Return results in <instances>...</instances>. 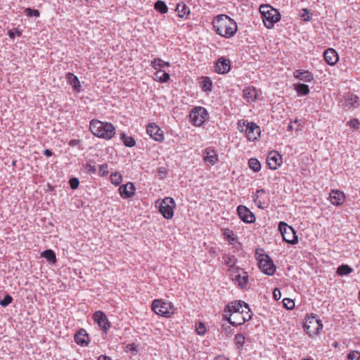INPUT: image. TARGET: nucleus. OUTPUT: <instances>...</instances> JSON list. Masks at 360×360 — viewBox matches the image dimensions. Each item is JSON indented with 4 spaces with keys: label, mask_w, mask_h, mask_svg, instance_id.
Masks as SVG:
<instances>
[{
    "label": "nucleus",
    "mask_w": 360,
    "mask_h": 360,
    "mask_svg": "<svg viewBox=\"0 0 360 360\" xmlns=\"http://www.w3.org/2000/svg\"><path fill=\"white\" fill-rule=\"evenodd\" d=\"M216 32L226 38L233 37L238 30L236 22L226 15H218L213 20Z\"/></svg>",
    "instance_id": "f257e3e1"
},
{
    "label": "nucleus",
    "mask_w": 360,
    "mask_h": 360,
    "mask_svg": "<svg viewBox=\"0 0 360 360\" xmlns=\"http://www.w3.org/2000/svg\"><path fill=\"white\" fill-rule=\"evenodd\" d=\"M89 129L94 135L106 140L111 139L115 134V128L112 124L98 120L90 122Z\"/></svg>",
    "instance_id": "f03ea898"
},
{
    "label": "nucleus",
    "mask_w": 360,
    "mask_h": 360,
    "mask_svg": "<svg viewBox=\"0 0 360 360\" xmlns=\"http://www.w3.org/2000/svg\"><path fill=\"white\" fill-rule=\"evenodd\" d=\"M259 12L262 16V20L267 28H271L274 23L281 19V14L278 10L269 5H262L259 7Z\"/></svg>",
    "instance_id": "7ed1b4c3"
},
{
    "label": "nucleus",
    "mask_w": 360,
    "mask_h": 360,
    "mask_svg": "<svg viewBox=\"0 0 360 360\" xmlns=\"http://www.w3.org/2000/svg\"><path fill=\"white\" fill-rule=\"evenodd\" d=\"M176 203L172 198L167 197L162 200L159 199L155 202V207L167 219H172L174 216V207Z\"/></svg>",
    "instance_id": "20e7f679"
},
{
    "label": "nucleus",
    "mask_w": 360,
    "mask_h": 360,
    "mask_svg": "<svg viewBox=\"0 0 360 360\" xmlns=\"http://www.w3.org/2000/svg\"><path fill=\"white\" fill-rule=\"evenodd\" d=\"M151 307L155 314L165 317H170L174 312V309L170 302H162L160 300H153Z\"/></svg>",
    "instance_id": "39448f33"
},
{
    "label": "nucleus",
    "mask_w": 360,
    "mask_h": 360,
    "mask_svg": "<svg viewBox=\"0 0 360 360\" xmlns=\"http://www.w3.org/2000/svg\"><path fill=\"white\" fill-rule=\"evenodd\" d=\"M278 229L285 242L291 245H295L298 243L297 236L292 226H288L283 221H281L278 225Z\"/></svg>",
    "instance_id": "423d86ee"
},
{
    "label": "nucleus",
    "mask_w": 360,
    "mask_h": 360,
    "mask_svg": "<svg viewBox=\"0 0 360 360\" xmlns=\"http://www.w3.org/2000/svg\"><path fill=\"white\" fill-rule=\"evenodd\" d=\"M304 329L305 332L311 337L314 336L320 333L323 328V324L321 320L316 316L308 317L306 319Z\"/></svg>",
    "instance_id": "0eeeda50"
},
{
    "label": "nucleus",
    "mask_w": 360,
    "mask_h": 360,
    "mask_svg": "<svg viewBox=\"0 0 360 360\" xmlns=\"http://www.w3.org/2000/svg\"><path fill=\"white\" fill-rule=\"evenodd\" d=\"M258 266L264 274L268 276H272L276 271V266L271 259L266 255L259 256Z\"/></svg>",
    "instance_id": "6e6552de"
},
{
    "label": "nucleus",
    "mask_w": 360,
    "mask_h": 360,
    "mask_svg": "<svg viewBox=\"0 0 360 360\" xmlns=\"http://www.w3.org/2000/svg\"><path fill=\"white\" fill-rule=\"evenodd\" d=\"M207 116V112L203 107H198L191 110L189 117L191 123L195 126L202 125Z\"/></svg>",
    "instance_id": "1a4fd4ad"
},
{
    "label": "nucleus",
    "mask_w": 360,
    "mask_h": 360,
    "mask_svg": "<svg viewBox=\"0 0 360 360\" xmlns=\"http://www.w3.org/2000/svg\"><path fill=\"white\" fill-rule=\"evenodd\" d=\"M244 126L246 127L245 133L248 139L250 141L256 140L261 132L259 127L254 122H247L245 125V122H244L243 126L240 125V122H238V129L240 131H243L244 130L243 128Z\"/></svg>",
    "instance_id": "9d476101"
},
{
    "label": "nucleus",
    "mask_w": 360,
    "mask_h": 360,
    "mask_svg": "<svg viewBox=\"0 0 360 360\" xmlns=\"http://www.w3.org/2000/svg\"><path fill=\"white\" fill-rule=\"evenodd\" d=\"M232 280L240 288H244L248 283V273L239 267L232 272Z\"/></svg>",
    "instance_id": "9b49d317"
},
{
    "label": "nucleus",
    "mask_w": 360,
    "mask_h": 360,
    "mask_svg": "<svg viewBox=\"0 0 360 360\" xmlns=\"http://www.w3.org/2000/svg\"><path fill=\"white\" fill-rule=\"evenodd\" d=\"M238 214L240 219L246 223H253L255 217L253 213L244 205H239L237 208Z\"/></svg>",
    "instance_id": "f8f14e48"
},
{
    "label": "nucleus",
    "mask_w": 360,
    "mask_h": 360,
    "mask_svg": "<svg viewBox=\"0 0 360 360\" xmlns=\"http://www.w3.org/2000/svg\"><path fill=\"white\" fill-rule=\"evenodd\" d=\"M281 163L282 158L278 153L276 151H271L269 153L266 159V164L271 169H276Z\"/></svg>",
    "instance_id": "ddd939ff"
},
{
    "label": "nucleus",
    "mask_w": 360,
    "mask_h": 360,
    "mask_svg": "<svg viewBox=\"0 0 360 360\" xmlns=\"http://www.w3.org/2000/svg\"><path fill=\"white\" fill-rule=\"evenodd\" d=\"M147 134L157 141L162 142L164 140L162 131L155 124L150 123L147 126Z\"/></svg>",
    "instance_id": "4468645a"
},
{
    "label": "nucleus",
    "mask_w": 360,
    "mask_h": 360,
    "mask_svg": "<svg viewBox=\"0 0 360 360\" xmlns=\"http://www.w3.org/2000/svg\"><path fill=\"white\" fill-rule=\"evenodd\" d=\"M202 158L205 163L211 166L215 165L219 160L217 152L211 148H205L203 151Z\"/></svg>",
    "instance_id": "2eb2a0df"
},
{
    "label": "nucleus",
    "mask_w": 360,
    "mask_h": 360,
    "mask_svg": "<svg viewBox=\"0 0 360 360\" xmlns=\"http://www.w3.org/2000/svg\"><path fill=\"white\" fill-rule=\"evenodd\" d=\"M244 311L245 310L243 309L241 312L229 314V317L226 318L229 323L236 326L250 320L251 316H248V318L242 317V314H243Z\"/></svg>",
    "instance_id": "dca6fc26"
},
{
    "label": "nucleus",
    "mask_w": 360,
    "mask_h": 360,
    "mask_svg": "<svg viewBox=\"0 0 360 360\" xmlns=\"http://www.w3.org/2000/svg\"><path fill=\"white\" fill-rule=\"evenodd\" d=\"M94 319L102 330L105 332L107 331L108 328L110 327V324L106 315L103 312L101 311L95 312L94 314Z\"/></svg>",
    "instance_id": "f3484780"
},
{
    "label": "nucleus",
    "mask_w": 360,
    "mask_h": 360,
    "mask_svg": "<svg viewBox=\"0 0 360 360\" xmlns=\"http://www.w3.org/2000/svg\"><path fill=\"white\" fill-rule=\"evenodd\" d=\"M330 200L333 205L340 206L345 200V193L339 190H332L330 193Z\"/></svg>",
    "instance_id": "a211bd4d"
},
{
    "label": "nucleus",
    "mask_w": 360,
    "mask_h": 360,
    "mask_svg": "<svg viewBox=\"0 0 360 360\" xmlns=\"http://www.w3.org/2000/svg\"><path fill=\"white\" fill-rule=\"evenodd\" d=\"M135 186L131 182H128L126 184L122 185L119 188L120 195L123 198H129L132 197L135 193Z\"/></svg>",
    "instance_id": "6ab92c4d"
},
{
    "label": "nucleus",
    "mask_w": 360,
    "mask_h": 360,
    "mask_svg": "<svg viewBox=\"0 0 360 360\" xmlns=\"http://www.w3.org/2000/svg\"><path fill=\"white\" fill-rule=\"evenodd\" d=\"M216 72L219 74L227 73L231 69L230 61L224 58H220L215 66Z\"/></svg>",
    "instance_id": "aec40b11"
},
{
    "label": "nucleus",
    "mask_w": 360,
    "mask_h": 360,
    "mask_svg": "<svg viewBox=\"0 0 360 360\" xmlns=\"http://www.w3.org/2000/svg\"><path fill=\"white\" fill-rule=\"evenodd\" d=\"M323 56L326 62L330 65H335L339 59L338 54L336 51L331 48L326 50Z\"/></svg>",
    "instance_id": "412c9836"
},
{
    "label": "nucleus",
    "mask_w": 360,
    "mask_h": 360,
    "mask_svg": "<svg viewBox=\"0 0 360 360\" xmlns=\"http://www.w3.org/2000/svg\"><path fill=\"white\" fill-rule=\"evenodd\" d=\"M293 76L306 82H310L314 79L313 75L307 70H297L293 72Z\"/></svg>",
    "instance_id": "4be33fe9"
},
{
    "label": "nucleus",
    "mask_w": 360,
    "mask_h": 360,
    "mask_svg": "<svg viewBox=\"0 0 360 360\" xmlns=\"http://www.w3.org/2000/svg\"><path fill=\"white\" fill-rule=\"evenodd\" d=\"M245 304V303L242 301L231 302L226 307L227 312H229V314L241 312V311L243 309L245 310V309H244Z\"/></svg>",
    "instance_id": "5701e85b"
},
{
    "label": "nucleus",
    "mask_w": 360,
    "mask_h": 360,
    "mask_svg": "<svg viewBox=\"0 0 360 360\" xmlns=\"http://www.w3.org/2000/svg\"><path fill=\"white\" fill-rule=\"evenodd\" d=\"M359 97L353 94H347L345 97L344 105L349 108H355L358 104Z\"/></svg>",
    "instance_id": "b1692460"
},
{
    "label": "nucleus",
    "mask_w": 360,
    "mask_h": 360,
    "mask_svg": "<svg viewBox=\"0 0 360 360\" xmlns=\"http://www.w3.org/2000/svg\"><path fill=\"white\" fill-rule=\"evenodd\" d=\"M66 78L68 83L72 86V88L77 91H80V82L77 76L71 72H68L66 75Z\"/></svg>",
    "instance_id": "393cba45"
},
{
    "label": "nucleus",
    "mask_w": 360,
    "mask_h": 360,
    "mask_svg": "<svg viewBox=\"0 0 360 360\" xmlns=\"http://www.w3.org/2000/svg\"><path fill=\"white\" fill-rule=\"evenodd\" d=\"M243 97L248 102L254 101L257 98L256 89L254 87H247L243 90Z\"/></svg>",
    "instance_id": "a878e982"
},
{
    "label": "nucleus",
    "mask_w": 360,
    "mask_h": 360,
    "mask_svg": "<svg viewBox=\"0 0 360 360\" xmlns=\"http://www.w3.org/2000/svg\"><path fill=\"white\" fill-rule=\"evenodd\" d=\"M84 330H82L75 336V342L82 346L86 345L88 344L87 340L89 339V337L86 333H84Z\"/></svg>",
    "instance_id": "bb28decb"
},
{
    "label": "nucleus",
    "mask_w": 360,
    "mask_h": 360,
    "mask_svg": "<svg viewBox=\"0 0 360 360\" xmlns=\"http://www.w3.org/2000/svg\"><path fill=\"white\" fill-rule=\"evenodd\" d=\"M155 79L158 82H166L169 79L170 75L169 73L166 72L164 70H158L155 73Z\"/></svg>",
    "instance_id": "cd10ccee"
},
{
    "label": "nucleus",
    "mask_w": 360,
    "mask_h": 360,
    "mask_svg": "<svg viewBox=\"0 0 360 360\" xmlns=\"http://www.w3.org/2000/svg\"><path fill=\"white\" fill-rule=\"evenodd\" d=\"M179 18H184L190 13L189 8L184 4H178L176 7Z\"/></svg>",
    "instance_id": "c85d7f7f"
},
{
    "label": "nucleus",
    "mask_w": 360,
    "mask_h": 360,
    "mask_svg": "<svg viewBox=\"0 0 360 360\" xmlns=\"http://www.w3.org/2000/svg\"><path fill=\"white\" fill-rule=\"evenodd\" d=\"M120 139L123 141L124 144L127 147H133L136 145L135 139L131 136H128L124 132L120 134Z\"/></svg>",
    "instance_id": "c756f323"
},
{
    "label": "nucleus",
    "mask_w": 360,
    "mask_h": 360,
    "mask_svg": "<svg viewBox=\"0 0 360 360\" xmlns=\"http://www.w3.org/2000/svg\"><path fill=\"white\" fill-rule=\"evenodd\" d=\"M151 66L156 70H161L165 67L169 66V62H165L160 58H155L152 63Z\"/></svg>",
    "instance_id": "7c9ffc66"
},
{
    "label": "nucleus",
    "mask_w": 360,
    "mask_h": 360,
    "mask_svg": "<svg viewBox=\"0 0 360 360\" xmlns=\"http://www.w3.org/2000/svg\"><path fill=\"white\" fill-rule=\"evenodd\" d=\"M353 271V269L347 264H342L337 269V274L343 276H347Z\"/></svg>",
    "instance_id": "2f4dec72"
},
{
    "label": "nucleus",
    "mask_w": 360,
    "mask_h": 360,
    "mask_svg": "<svg viewBox=\"0 0 360 360\" xmlns=\"http://www.w3.org/2000/svg\"><path fill=\"white\" fill-rule=\"evenodd\" d=\"M295 89L300 96H306L309 94V86L305 84H297L295 85Z\"/></svg>",
    "instance_id": "473e14b6"
},
{
    "label": "nucleus",
    "mask_w": 360,
    "mask_h": 360,
    "mask_svg": "<svg viewBox=\"0 0 360 360\" xmlns=\"http://www.w3.org/2000/svg\"><path fill=\"white\" fill-rule=\"evenodd\" d=\"M41 256L46 258L49 262L55 263L56 262V257L55 252L51 250H46L41 253Z\"/></svg>",
    "instance_id": "72a5a7b5"
},
{
    "label": "nucleus",
    "mask_w": 360,
    "mask_h": 360,
    "mask_svg": "<svg viewBox=\"0 0 360 360\" xmlns=\"http://www.w3.org/2000/svg\"><path fill=\"white\" fill-rule=\"evenodd\" d=\"M248 165L254 172H259L261 169V163L256 158H250L248 161Z\"/></svg>",
    "instance_id": "f704fd0d"
},
{
    "label": "nucleus",
    "mask_w": 360,
    "mask_h": 360,
    "mask_svg": "<svg viewBox=\"0 0 360 360\" xmlns=\"http://www.w3.org/2000/svg\"><path fill=\"white\" fill-rule=\"evenodd\" d=\"M155 9L159 11L160 13H166L168 11V8L166 4L161 0H158L155 4Z\"/></svg>",
    "instance_id": "c9c22d12"
},
{
    "label": "nucleus",
    "mask_w": 360,
    "mask_h": 360,
    "mask_svg": "<svg viewBox=\"0 0 360 360\" xmlns=\"http://www.w3.org/2000/svg\"><path fill=\"white\" fill-rule=\"evenodd\" d=\"M235 343L237 349H240L245 344V337L242 333H238L235 335Z\"/></svg>",
    "instance_id": "e433bc0d"
},
{
    "label": "nucleus",
    "mask_w": 360,
    "mask_h": 360,
    "mask_svg": "<svg viewBox=\"0 0 360 360\" xmlns=\"http://www.w3.org/2000/svg\"><path fill=\"white\" fill-rule=\"evenodd\" d=\"M234 259H235V256H231V257H229L225 260V264L226 266H229V271H231V273L233 271H236V268L234 267L236 260L233 261Z\"/></svg>",
    "instance_id": "4c0bfd02"
},
{
    "label": "nucleus",
    "mask_w": 360,
    "mask_h": 360,
    "mask_svg": "<svg viewBox=\"0 0 360 360\" xmlns=\"http://www.w3.org/2000/svg\"><path fill=\"white\" fill-rule=\"evenodd\" d=\"M212 87V82L208 78L205 77L202 82V89L205 91H210Z\"/></svg>",
    "instance_id": "58836bf2"
},
{
    "label": "nucleus",
    "mask_w": 360,
    "mask_h": 360,
    "mask_svg": "<svg viewBox=\"0 0 360 360\" xmlns=\"http://www.w3.org/2000/svg\"><path fill=\"white\" fill-rule=\"evenodd\" d=\"M110 179L112 184H115V186H117L122 182V177L120 173L115 172L111 174Z\"/></svg>",
    "instance_id": "ea45409f"
},
{
    "label": "nucleus",
    "mask_w": 360,
    "mask_h": 360,
    "mask_svg": "<svg viewBox=\"0 0 360 360\" xmlns=\"http://www.w3.org/2000/svg\"><path fill=\"white\" fill-rule=\"evenodd\" d=\"M224 238L231 243L235 242L236 240V238L234 237L233 232L229 229L224 230Z\"/></svg>",
    "instance_id": "a19ab883"
},
{
    "label": "nucleus",
    "mask_w": 360,
    "mask_h": 360,
    "mask_svg": "<svg viewBox=\"0 0 360 360\" xmlns=\"http://www.w3.org/2000/svg\"><path fill=\"white\" fill-rule=\"evenodd\" d=\"M25 13L28 17H39L40 15V13L38 10L32 9L30 8H25Z\"/></svg>",
    "instance_id": "79ce46f5"
},
{
    "label": "nucleus",
    "mask_w": 360,
    "mask_h": 360,
    "mask_svg": "<svg viewBox=\"0 0 360 360\" xmlns=\"http://www.w3.org/2000/svg\"><path fill=\"white\" fill-rule=\"evenodd\" d=\"M283 306L288 309H292L295 307V302L290 298H285L283 300Z\"/></svg>",
    "instance_id": "37998d69"
},
{
    "label": "nucleus",
    "mask_w": 360,
    "mask_h": 360,
    "mask_svg": "<svg viewBox=\"0 0 360 360\" xmlns=\"http://www.w3.org/2000/svg\"><path fill=\"white\" fill-rule=\"evenodd\" d=\"M348 360H360V352L358 351H352L347 354Z\"/></svg>",
    "instance_id": "c03bdc74"
},
{
    "label": "nucleus",
    "mask_w": 360,
    "mask_h": 360,
    "mask_svg": "<svg viewBox=\"0 0 360 360\" xmlns=\"http://www.w3.org/2000/svg\"><path fill=\"white\" fill-rule=\"evenodd\" d=\"M13 301V298L11 295H6L3 300H1L0 301V304L2 306V307H6L8 306L9 304H11Z\"/></svg>",
    "instance_id": "a18cd8bd"
},
{
    "label": "nucleus",
    "mask_w": 360,
    "mask_h": 360,
    "mask_svg": "<svg viewBox=\"0 0 360 360\" xmlns=\"http://www.w3.org/2000/svg\"><path fill=\"white\" fill-rule=\"evenodd\" d=\"M348 125L350 126L351 128L354 129H358L360 127V122L358 119H352L347 123Z\"/></svg>",
    "instance_id": "49530a36"
},
{
    "label": "nucleus",
    "mask_w": 360,
    "mask_h": 360,
    "mask_svg": "<svg viewBox=\"0 0 360 360\" xmlns=\"http://www.w3.org/2000/svg\"><path fill=\"white\" fill-rule=\"evenodd\" d=\"M108 167L106 164L100 165L99 169H98V174L101 176H105L108 174Z\"/></svg>",
    "instance_id": "de8ad7c7"
},
{
    "label": "nucleus",
    "mask_w": 360,
    "mask_h": 360,
    "mask_svg": "<svg viewBox=\"0 0 360 360\" xmlns=\"http://www.w3.org/2000/svg\"><path fill=\"white\" fill-rule=\"evenodd\" d=\"M69 184L72 189H76L79 185V181L76 177H72L69 180Z\"/></svg>",
    "instance_id": "09e8293b"
},
{
    "label": "nucleus",
    "mask_w": 360,
    "mask_h": 360,
    "mask_svg": "<svg viewBox=\"0 0 360 360\" xmlns=\"http://www.w3.org/2000/svg\"><path fill=\"white\" fill-rule=\"evenodd\" d=\"M84 168L86 169L87 172L89 174H95L96 172V167L94 165H91L90 162H87L85 165Z\"/></svg>",
    "instance_id": "8fccbe9b"
},
{
    "label": "nucleus",
    "mask_w": 360,
    "mask_h": 360,
    "mask_svg": "<svg viewBox=\"0 0 360 360\" xmlns=\"http://www.w3.org/2000/svg\"><path fill=\"white\" fill-rule=\"evenodd\" d=\"M126 349L127 351H130L133 352L134 354H136L138 352V346L137 345L132 343V344H128L126 346Z\"/></svg>",
    "instance_id": "3c124183"
},
{
    "label": "nucleus",
    "mask_w": 360,
    "mask_h": 360,
    "mask_svg": "<svg viewBox=\"0 0 360 360\" xmlns=\"http://www.w3.org/2000/svg\"><path fill=\"white\" fill-rule=\"evenodd\" d=\"M244 309H245V311L243 314H242V317H245V318H248V316L252 317V315L250 314V309L248 304H245Z\"/></svg>",
    "instance_id": "603ef678"
},
{
    "label": "nucleus",
    "mask_w": 360,
    "mask_h": 360,
    "mask_svg": "<svg viewBox=\"0 0 360 360\" xmlns=\"http://www.w3.org/2000/svg\"><path fill=\"white\" fill-rule=\"evenodd\" d=\"M273 296L276 300H280L281 297V292L280 290H278V288L274 289L273 292Z\"/></svg>",
    "instance_id": "864d4df0"
},
{
    "label": "nucleus",
    "mask_w": 360,
    "mask_h": 360,
    "mask_svg": "<svg viewBox=\"0 0 360 360\" xmlns=\"http://www.w3.org/2000/svg\"><path fill=\"white\" fill-rule=\"evenodd\" d=\"M196 331L199 335H204L205 332V328L203 323H200L198 328H196Z\"/></svg>",
    "instance_id": "5fc2aeb1"
},
{
    "label": "nucleus",
    "mask_w": 360,
    "mask_h": 360,
    "mask_svg": "<svg viewBox=\"0 0 360 360\" xmlns=\"http://www.w3.org/2000/svg\"><path fill=\"white\" fill-rule=\"evenodd\" d=\"M44 154L47 157H51L53 155V153L49 149H45L44 151Z\"/></svg>",
    "instance_id": "6e6d98bb"
},
{
    "label": "nucleus",
    "mask_w": 360,
    "mask_h": 360,
    "mask_svg": "<svg viewBox=\"0 0 360 360\" xmlns=\"http://www.w3.org/2000/svg\"><path fill=\"white\" fill-rule=\"evenodd\" d=\"M98 360H111V359L109 356H105V355H101Z\"/></svg>",
    "instance_id": "4d7b16f0"
},
{
    "label": "nucleus",
    "mask_w": 360,
    "mask_h": 360,
    "mask_svg": "<svg viewBox=\"0 0 360 360\" xmlns=\"http://www.w3.org/2000/svg\"><path fill=\"white\" fill-rule=\"evenodd\" d=\"M8 36L10 38L13 39L15 37V33L13 30L8 31Z\"/></svg>",
    "instance_id": "13d9d810"
},
{
    "label": "nucleus",
    "mask_w": 360,
    "mask_h": 360,
    "mask_svg": "<svg viewBox=\"0 0 360 360\" xmlns=\"http://www.w3.org/2000/svg\"><path fill=\"white\" fill-rule=\"evenodd\" d=\"M217 360H229V359L225 357V356H218L217 358H216Z\"/></svg>",
    "instance_id": "bf43d9fd"
},
{
    "label": "nucleus",
    "mask_w": 360,
    "mask_h": 360,
    "mask_svg": "<svg viewBox=\"0 0 360 360\" xmlns=\"http://www.w3.org/2000/svg\"><path fill=\"white\" fill-rule=\"evenodd\" d=\"M77 142H78V140H75H75H71L70 142V146H75V145H77Z\"/></svg>",
    "instance_id": "052dcab7"
},
{
    "label": "nucleus",
    "mask_w": 360,
    "mask_h": 360,
    "mask_svg": "<svg viewBox=\"0 0 360 360\" xmlns=\"http://www.w3.org/2000/svg\"><path fill=\"white\" fill-rule=\"evenodd\" d=\"M305 16H306V14H303L302 15V18H304V21H309L311 18L309 15H307V17H305Z\"/></svg>",
    "instance_id": "680f3d73"
},
{
    "label": "nucleus",
    "mask_w": 360,
    "mask_h": 360,
    "mask_svg": "<svg viewBox=\"0 0 360 360\" xmlns=\"http://www.w3.org/2000/svg\"><path fill=\"white\" fill-rule=\"evenodd\" d=\"M264 189H259L257 191L256 193L258 194L259 193H264Z\"/></svg>",
    "instance_id": "e2e57ef3"
},
{
    "label": "nucleus",
    "mask_w": 360,
    "mask_h": 360,
    "mask_svg": "<svg viewBox=\"0 0 360 360\" xmlns=\"http://www.w3.org/2000/svg\"><path fill=\"white\" fill-rule=\"evenodd\" d=\"M262 193H259L258 194L256 193V198H254V201L256 202L257 200L259 198V195H261Z\"/></svg>",
    "instance_id": "0e129e2a"
},
{
    "label": "nucleus",
    "mask_w": 360,
    "mask_h": 360,
    "mask_svg": "<svg viewBox=\"0 0 360 360\" xmlns=\"http://www.w3.org/2000/svg\"><path fill=\"white\" fill-rule=\"evenodd\" d=\"M262 193H259L258 194L256 193V198H254V201L256 202L257 200L259 198V195H261Z\"/></svg>",
    "instance_id": "69168bd1"
},
{
    "label": "nucleus",
    "mask_w": 360,
    "mask_h": 360,
    "mask_svg": "<svg viewBox=\"0 0 360 360\" xmlns=\"http://www.w3.org/2000/svg\"><path fill=\"white\" fill-rule=\"evenodd\" d=\"M288 129H289V130H292V124H290L288 125Z\"/></svg>",
    "instance_id": "338daca9"
},
{
    "label": "nucleus",
    "mask_w": 360,
    "mask_h": 360,
    "mask_svg": "<svg viewBox=\"0 0 360 360\" xmlns=\"http://www.w3.org/2000/svg\"><path fill=\"white\" fill-rule=\"evenodd\" d=\"M302 11H303V12H304V13H305L306 14H308V11H307L306 8L303 9Z\"/></svg>",
    "instance_id": "774afa93"
}]
</instances>
